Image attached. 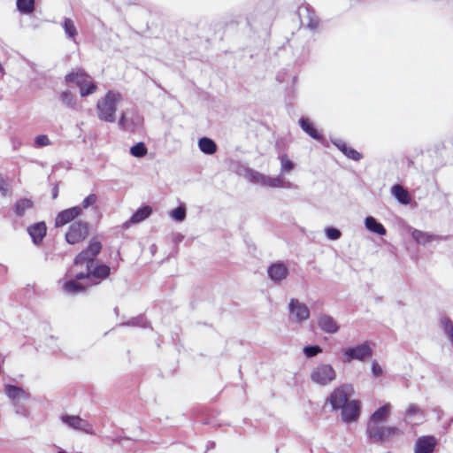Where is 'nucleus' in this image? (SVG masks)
<instances>
[{
  "mask_svg": "<svg viewBox=\"0 0 453 453\" xmlns=\"http://www.w3.org/2000/svg\"><path fill=\"white\" fill-rule=\"evenodd\" d=\"M125 325L132 326H142L146 327L148 325L147 320L142 316H137L135 318L131 319Z\"/></svg>",
  "mask_w": 453,
  "mask_h": 453,
  "instance_id": "39",
  "label": "nucleus"
},
{
  "mask_svg": "<svg viewBox=\"0 0 453 453\" xmlns=\"http://www.w3.org/2000/svg\"><path fill=\"white\" fill-rule=\"evenodd\" d=\"M147 152H148L147 147L142 142L132 146L130 149L131 155L135 157H142L147 154Z\"/></svg>",
  "mask_w": 453,
  "mask_h": 453,
  "instance_id": "35",
  "label": "nucleus"
},
{
  "mask_svg": "<svg viewBox=\"0 0 453 453\" xmlns=\"http://www.w3.org/2000/svg\"><path fill=\"white\" fill-rule=\"evenodd\" d=\"M298 15L303 26H305L311 30H314L318 27L319 24V19L310 5L299 7Z\"/></svg>",
  "mask_w": 453,
  "mask_h": 453,
  "instance_id": "11",
  "label": "nucleus"
},
{
  "mask_svg": "<svg viewBox=\"0 0 453 453\" xmlns=\"http://www.w3.org/2000/svg\"><path fill=\"white\" fill-rule=\"evenodd\" d=\"M63 28L66 37L70 40L75 41V37L77 36L78 32L73 21L71 19H64Z\"/></svg>",
  "mask_w": 453,
  "mask_h": 453,
  "instance_id": "29",
  "label": "nucleus"
},
{
  "mask_svg": "<svg viewBox=\"0 0 453 453\" xmlns=\"http://www.w3.org/2000/svg\"><path fill=\"white\" fill-rule=\"evenodd\" d=\"M51 142L46 134L37 135L35 139V147L42 148L44 146L50 145Z\"/></svg>",
  "mask_w": 453,
  "mask_h": 453,
  "instance_id": "40",
  "label": "nucleus"
},
{
  "mask_svg": "<svg viewBox=\"0 0 453 453\" xmlns=\"http://www.w3.org/2000/svg\"><path fill=\"white\" fill-rule=\"evenodd\" d=\"M281 171L289 172L294 168V163L287 157L282 155L280 157Z\"/></svg>",
  "mask_w": 453,
  "mask_h": 453,
  "instance_id": "44",
  "label": "nucleus"
},
{
  "mask_svg": "<svg viewBox=\"0 0 453 453\" xmlns=\"http://www.w3.org/2000/svg\"><path fill=\"white\" fill-rule=\"evenodd\" d=\"M334 145H335L348 158L359 161L362 158V154L354 150L353 148L349 147L342 140H334L333 141Z\"/></svg>",
  "mask_w": 453,
  "mask_h": 453,
  "instance_id": "22",
  "label": "nucleus"
},
{
  "mask_svg": "<svg viewBox=\"0 0 453 453\" xmlns=\"http://www.w3.org/2000/svg\"><path fill=\"white\" fill-rule=\"evenodd\" d=\"M322 351L321 348L317 345L305 346L303 348V353L307 357H312Z\"/></svg>",
  "mask_w": 453,
  "mask_h": 453,
  "instance_id": "41",
  "label": "nucleus"
},
{
  "mask_svg": "<svg viewBox=\"0 0 453 453\" xmlns=\"http://www.w3.org/2000/svg\"><path fill=\"white\" fill-rule=\"evenodd\" d=\"M366 434L372 442H384L395 436L403 434V431L396 426H384L378 425L376 426L366 427Z\"/></svg>",
  "mask_w": 453,
  "mask_h": 453,
  "instance_id": "5",
  "label": "nucleus"
},
{
  "mask_svg": "<svg viewBox=\"0 0 453 453\" xmlns=\"http://www.w3.org/2000/svg\"><path fill=\"white\" fill-rule=\"evenodd\" d=\"M269 278L274 282H280L288 275V269L283 263H274L267 269Z\"/></svg>",
  "mask_w": 453,
  "mask_h": 453,
  "instance_id": "18",
  "label": "nucleus"
},
{
  "mask_svg": "<svg viewBox=\"0 0 453 453\" xmlns=\"http://www.w3.org/2000/svg\"><path fill=\"white\" fill-rule=\"evenodd\" d=\"M416 414L424 415V411L415 403H411L405 411L406 418H412Z\"/></svg>",
  "mask_w": 453,
  "mask_h": 453,
  "instance_id": "42",
  "label": "nucleus"
},
{
  "mask_svg": "<svg viewBox=\"0 0 453 453\" xmlns=\"http://www.w3.org/2000/svg\"><path fill=\"white\" fill-rule=\"evenodd\" d=\"M343 363H349L353 360L364 362L372 357L373 351L367 342L355 347L345 348L342 350Z\"/></svg>",
  "mask_w": 453,
  "mask_h": 453,
  "instance_id": "6",
  "label": "nucleus"
},
{
  "mask_svg": "<svg viewBox=\"0 0 453 453\" xmlns=\"http://www.w3.org/2000/svg\"><path fill=\"white\" fill-rule=\"evenodd\" d=\"M4 71V68L2 66V65L0 64V73H2Z\"/></svg>",
  "mask_w": 453,
  "mask_h": 453,
  "instance_id": "51",
  "label": "nucleus"
},
{
  "mask_svg": "<svg viewBox=\"0 0 453 453\" xmlns=\"http://www.w3.org/2000/svg\"><path fill=\"white\" fill-rule=\"evenodd\" d=\"M436 443L437 441L434 436H421L416 441L415 453H433Z\"/></svg>",
  "mask_w": 453,
  "mask_h": 453,
  "instance_id": "17",
  "label": "nucleus"
},
{
  "mask_svg": "<svg viewBox=\"0 0 453 453\" xmlns=\"http://www.w3.org/2000/svg\"><path fill=\"white\" fill-rule=\"evenodd\" d=\"M288 310L296 322H303L309 319L310 310L306 304L301 303L296 298H291L288 303Z\"/></svg>",
  "mask_w": 453,
  "mask_h": 453,
  "instance_id": "12",
  "label": "nucleus"
},
{
  "mask_svg": "<svg viewBox=\"0 0 453 453\" xmlns=\"http://www.w3.org/2000/svg\"><path fill=\"white\" fill-rule=\"evenodd\" d=\"M453 421V418H451L450 420H449V425H450V423Z\"/></svg>",
  "mask_w": 453,
  "mask_h": 453,
  "instance_id": "52",
  "label": "nucleus"
},
{
  "mask_svg": "<svg viewBox=\"0 0 453 453\" xmlns=\"http://www.w3.org/2000/svg\"><path fill=\"white\" fill-rule=\"evenodd\" d=\"M372 372L375 377H379L382 374V369L377 362L372 363Z\"/></svg>",
  "mask_w": 453,
  "mask_h": 453,
  "instance_id": "45",
  "label": "nucleus"
},
{
  "mask_svg": "<svg viewBox=\"0 0 453 453\" xmlns=\"http://www.w3.org/2000/svg\"><path fill=\"white\" fill-rule=\"evenodd\" d=\"M97 202V196L96 194H90L87 197H85L81 203V210L87 209L92 205H94Z\"/></svg>",
  "mask_w": 453,
  "mask_h": 453,
  "instance_id": "43",
  "label": "nucleus"
},
{
  "mask_svg": "<svg viewBox=\"0 0 453 453\" xmlns=\"http://www.w3.org/2000/svg\"><path fill=\"white\" fill-rule=\"evenodd\" d=\"M34 207V201L29 198H20L12 206L13 212L17 217H23L27 211Z\"/></svg>",
  "mask_w": 453,
  "mask_h": 453,
  "instance_id": "24",
  "label": "nucleus"
},
{
  "mask_svg": "<svg viewBox=\"0 0 453 453\" xmlns=\"http://www.w3.org/2000/svg\"><path fill=\"white\" fill-rule=\"evenodd\" d=\"M143 123V118L138 114H134L131 118H127L126 113H122L119 119V127L120 129L127 132H135L140 129Z\"/></svg>",
  "mask_w": 453,
  "mask_h": 453,
  "instance_id": "14",
  "label": "nucleus"
},
{
  "mask_svg": "<svg viewBox=\"0 0 453 453\" xmlns=\"http://www.w3.org/2000/svg\"><path fill=\"white\" fill-rule=\"evenodd\" d=\"M325 234L329 240L333 241L338 240L342 236L341 231L333 226L326 227L325 229Z\"/></svg>",
  "mask_w": 453,
  "mask_h": 453,
  "instance_id": "37",
  "label": "nucleus"
},
{
  "mask_svg": "<svg viewBox=\"0 0 453 453\" xmlns=\"http://www.w3.org/2000/svg\"><path fill=\"white\" fill-rule=\"evenodd\" d=\"M4 393L12 401L14 412L23 418H28L30 415V407L27 401L30 399V394L20 387L5 384Z\"/></svg>",
  "mask_w": 453,
  "mask_h": 453,
  "instance_id": "3",
  "label": "nucleus"
},
{
  "mask_svg": "<svg viewBox=\"0 0 453 453\" xmlns=\"http://www.w3.org/2000/svg\"><path fill=\"white\" fill-rule=\"evenodd\" d=\"M299 125L301 128L311 138L321 141L323 139L322 135L319 134V132L313 127L312 123L310 121L309 119L305 117H302L299 119Z\"/></svg>",
  "mask_w": 453,
  "mask_h": 453,
  "instance_id": "25",
  "label": "nucleus"
},
{
  "mask_svg": "<svg viewBox=\"0 0 453 453\" xmlns=\"http://www.w3.org/2000/svg\"><path fill=\"white\" fill-rule=\"evenodd\" d=\"M206 448H207V450L214 449L215 448V442L214 441H208Z\"/></svg>",
  "mask_w": 453,
  "mask_h": 453,
  "instance_id": "48",
  "label": "nucleus"
},
{
  "mask_svg": "<svg viewBox=\"0 0 453 453\" xmlns=\"http://www.w3.org/2000/svg\"><path fill=\"white\" fill-rule=\"evenodd\" d=\"M353 393L354 388L351 384H342L334 389L326 401L331 404L334 411H338L349 402V398Z\"/></svg>",
  "mask_w": 453,
  "mask_h": 453,
  "instance_id": "7",
  "label": "nucleus"
},
{
  "mask_svg": "<svg viewBox=\"0 0 453 453\" xmlns=\"http://www.w3.org/2000/svg\"><path fill=\"white\" fill-rule=\"evenodd\" d=\"M318 326L327 334H335L340 328L334 319L327 314H320L318 317Z\"/></svg>",
  "mask_w": 453,
  "mask_h": 453,
  "instance_id": "20",
  "label": "nucleus"
},
{
  "mask_svg": "<svg viewBox=\"0 0 453 453\" xmlns=\"http://www.w3.org/2000/svg\"><path fill=\"white\" fill-rule=\"evenodd\" d=\"M391 412L390 403H386L383 406L377 409L370 417L367 423V427L376 426L387 421Z\"/></svg>",
  "mask_w": 453,
  "mask_h": 453,
  "instance_id": "16",
  "label": "nucleus"
},
{
  "mask_svg": "<svg viewBox=\"0 0 453 453\" xmlns=\"http://www.w3.org/2000/svg\"><path fill=\"white\" fill-rule=\"evenodd\" d=\"M411 236L418 243L423 244V245L431 242L434 239V235L429 234L425 232H422L418 229H414L411 232Z\"/></svg>",
  "mask_w": 453,
  "mask_h": 453,
  "instance_id": "31",
  "label": "nucleus"
},
{
  "mask_svg": "<svg viewBox=\"0 0 453 453\" xmlns=\"http://www.w3.org/2000/svg\"><path fill=\"white\" fill-rule=\"evenodd\" d=\"M392 194L402 204H409L411 203V196L408 191L401 185L395 184L392 187Z\"/></svg>",
  "mask_w": 453,
  "mask_h": 453,
  "instance_id": "27",
  "label": "nucleus"
},
{
  "mask_svg": "<svg viewBox=\"0 0 453 453\" xmlns=\"http://www.w3.org/2000/svg\"><path fill=\"white\" fill-rule=\"evenodd\" d=\"M6 186H7V184H6L5 180L2 176H0V194L3 196H6V194H7Z\"/></svg>",
  "mask_w": 453,
  "mask_h": 453,
  "instance_id": "46",
  "label": "nucleus"
},
{
  "mask_svg": "<svg viewBox=\"0 0 453 453\" xmlns=\"http://www.w3.org/2000/svg\"><path fill=\"white\" fill-rule=\"evenodd\" d=\"M171 216L177 221H183L186 218V209L179 206L172 211Z\"/></svg>",
  "mask_w": 453,
  "mask_h": 453,
  "instance_id": "38",
  "label": "nucleus"
},
{
  "mask_svg": "<svg viewBox=\"0 0 453 453\" xmlns=\"http://www.w3.org/2000/svg\"><path fill=\"white\" fill-rule=\"evenodd\" d=\"M336 378V372L331 365L320 364L311 372V380L320 386H326Z\"/></svg>",
  "mask_w": 453,
  "mask_h": 453,
  "instance_id": "8",
  "label": "nucleus"
},
{
  "mask_svg": "<svg viewBox=\"0 0 453 453\" xmlns=\"http://www.w3.org/2000/svg\"><path fill=\"white\" fill-rule=\"evenodd\" d=\"M440 324L445 334L448 336L451 344L453 345V321L447 317H443L441 319Z\"/></svg>",
  "mask_w": 453,
  "mask_h": 453,
  "instance_id": "32",
  "label": "nucleus"
},
{
  "mask_svg": "<svg viewBox=\"0 0 453 453\" xmlns=\"http://www.w3.org/2000/svg\"><path fill=\"white\" fill-rule=\"evenodd\" d=\"M54 342H55L54 337H53V336H50V337L48 339V345H49V346L53 345Z\"/></svg>",
  "mask_w": 453,
  "mask_h": 453,
  "instance_id": "49",
  "label": "nucleus"
},
{
  "mask_svg": "<svg viewBox=\"0 0 453 453\" xmlns=\"http://www.w3.org/2000/svg\"><path fill=\"white\" fill-rule=\"evenodd\" d=\"M62 103L71 109H75L77 104L75 96L70 91L66 90L61 93L60 96Z\"/></svg>",
  "mask_w": 453,
  "mask_h": 453,
  "instance_id": "34",
  "label": "nucleus"
},
{
  "mask_svg": "<svg viewBox=\"0 0 453 453\" xmlns=\"http://www.w3.org/2000/svg\"><path fill=\"white\" fill-rule=\"evenodd\" d=\"M35 0H17L16 5L19 12L30 14L35 10Z\"/></svg>",
  "mask_w": 453,
  "mask_h": 453,
  "instance_id": "30",
  "label": "nucleus"
},
{
  "mask_svg": "<svg viewBox=\"0 0 453 453\" xmlns=\"http://www.w3.org/2000/svg\"><path fill=\"white\" fill-rule=\"evenodd\" d=\"M365 225L369 231L375 233L379 235H385L387 233V230L384 227V226L379 221H377L376 219H374L372 216H368L365 218Z\"/></svg>",
  "mask_w": 453,
  "mask_h": 453,
  "instance_id": "26",
  "label": "nucleus"
},
{
  "mask_svg": "<svg viewBox=\"0 0 453 453\" xmlns=\"http://www.w3.org/2000/svg\"><path fill=\"white\" fill-rule=\"evenodd\" d=\"M265 187L282 188L284 187V179L281 175L277 177L266 176Z\"/></svg>",
  "mask_w": 453,
  "mask_h": 453,
  "instance_id": "36",
  "label": "nucleus"
},
{
  "mask_svg": "<svg viewBox=\"0 0 453 453\" xmlns=\"http://www.w3.org/2000/svg\"><path fill=\"white\" fill-rule=\"evenodd\" d=\"M71 274L74 276L76 273H74V268L71 270ZM80 280H76L75 277L73 279L67 280L64 285V290L71 295H77L82 293L86 290V288L88 287L87 282L84 284L82 282H78Z\"/></svg>",
  "mask_w": 453,
  "mask_h": 453,
  "instance_id": "21",
  "label": "nucleus"
},
{
  "mask_svg": "<svg viewBox=\"0 0 453 453\" xmlns=\"http://www.w3.org/2000/svg\"><path fill=\"white\" fill-rule=\"evenodd\" d=\"M101 250V242L91 240L88 247L75 257L74 268H81L74 274L76 280H85L88 286H96L109 277L111 273L110 266L104 264H96V257Z\"/></svg>",
  "mask_w": 453,
  "mask_h": 453,
  "instance_id": "1",
  "label": "nucleus"
},
{
  "mask_svg": "<svg viewBox=\"0 0 453 453\" xmlns=\"http://www.w3.org/2000/svg\"><path fill=\"white\" fill-rule=\"evenodd\" d=\"M59 351V348H56L52 349L53 354H57Z\"/></svg>",
  "mask_w": 453,
  "mask_h": 453,
  "instance_id": "50",
  "label": "nucleus"
},
{
  "mask_svg": "<svg viewBox=\"0 0 453 453\" xmlns=\"http://www.w3.org/2000/svg\"><path fill=\"white\" fill-rule=\"evenodd\" d=\"M198 147L202 152L207 155H212L217 151L216 142L208 137H202L198 140Z\"/></svg>",
  "mask_w": 453,
  "mask_h": 453,
  "instance_id": "28",
  "label": "nucleus"
},
{
  "mask_svg": "<svg viewBox=\"0 0 453 453\" xmlns=\"http://www.w3.org/2000/svg\"><path fill=\"white\" fill-rule=\"evenodd\" d=\"M247 175L252 182L265 187L266 175L251 169L247 171Z\"/></svg>",
  "mask_w": 453,
  "mask_h": 453,
  "instance_id": "33",
  "label": "nucleus"
},
{
  "mask_svg": "<svg viewBox=\"0 0 453 453\" xmlns=\"http://www.w3.org/2000/svg\"><path fill=\"white\" fill-rule=\"evenodd\" d=\"M152 212V209L149 205H145L139 208L130 218L129 221L124 223V227H128L129 224L140 223L150 217Z\"/></svg>",
  "mask_w": 453,
  "mask_h": 453,
  "instance_id": "23",
  "label": "nucleus"
},
{
  "mask_svg": "<svg viewBox=\"0 0 453 453\" xmlns=\"http://www.w3.org/2000/svg\"><path fill=\"white\" fill-rule=\"evenodd\" d=\"M60 418L62 422L70 428L88 434H94L92 425L86 419L81 418L80 416L63 415Z\"/></svg>",
  "mask_w": 453,
  "mask_h": 453,
  "instance_id": "10",
  "label": "nucleus"
},
{
  "mask_svg": "<svg viewBox=\"0 0 453 453\" xmlns=\"http://www.w3.org/2000/svg\"><path fill=\"white\" fill-rule=\"evenodd\" d=\"M122 99L120 93L109 90L105 96L96 103L98 119L108 123L115 122L117 107Z\"/></svg>",
  "mask_w": 453,
  "mask_h": 453,
  "instance_id": "2",
  "label": "nucleus"
},
{
  "mask_svg": "<svg viewBox=\"0 0 453 453\" xmlns=\"http://www.w3.org/2000/svg\"><path fill=\"white\" fill-rule=\"evenodd\" d=\"M361 403L358 400H351L340 410L342 411V419L345 423H351L359 418Z\"/></svg>",
  "mask_w": 453,
  "mask_h": 453,
  "instance_id": "13",
  "label": "nucleus"
},
{
  "mask_svg": "<svg viewBox=\"0 0 453 453\" xmlns=\"http://www.w3.org/2000/svg\"><path fill=\"white\" fill-rule=\"evenodd\" d=\"M81 213L82 210L81 206H73L72 208L63 210L58 213L55 219V226L57 227L65 226L79 217Z\"/></svg>",
  "mask_w": 453,
  "mask_h": 453,
  "instance_id": "15",
  "label": "nucleus"
},
{
  "mask_svg": "<svg viewBox=\"0 0 453 453\" xmlns=\"http://www.w3.org/2000/svg\"><path fill=\"white\" fill-rule=\"evenodd\" d=\"M66 83H74L80 88L81 96H88L95 93L97 86L92 81L91 77L82 69H78L67 73L65 77Z\"/></svg>",
  "mask_w": 453,
  "mask_h": 453,
  "instance_id": "4",
  "label": "nucleus"
},
{
  "mask_svg": "<svg viewBox=\"0 0 453 453\" xmlns=\"http://www.w3.org/2000/svg\"><path fill=\"white\" fill-rule=\"evenodd\" d=\"M27 233L35 245L40 244L47 233L45 222L41 221L31 225L27 227Z\"/></svg>",
  "mask_w": 453,
  "mask_h": 453,
  "instance_id": "19",
  "label": "nucleus"
},
{
  "mask_svg": "<svg viewBox=\"0 0 453 453\" xmlns=\"http://www.w3.org/2000/svg\"><path fill=\"white\" fill-rule=\"evenodd\" d=\"M88 234V225L83 221H75L70 225L65 234V241L69 244H76L83 241Z\"/></svg>",
  "mask_w": 453,
  "mask_h": 453,
  "instance_id": "9",
  "label": "nucleus"
},
{
  "mask_svg": "<svg viewBox=\"0 0 453 453\" xmlns=\"http://www.w3.org/2000/svg\"><path fill=\"white\" fill-rule=\"evenodd\" d=\"M58 196V185H55L52 188V198L56 199Z\"/></svg>",
  "mask_w": 453,
  "mask_h": 453,
  "instance_id": "47",
  "label": "nucleus"
}]
</instances>
